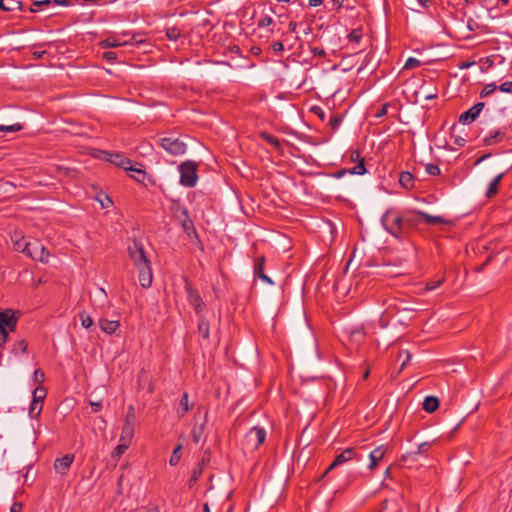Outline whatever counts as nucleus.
<instances>
[{
    "label": "nucleus",
    "mask_w": 512,
    "mask_h": 512,
    "mask_svg": "<svg viewBox=\"0 0 512 512\" xmlns=\"http://www.w3.org/2000/svg\"><path fill=\"white\" fill-rule=\"evenodd\" d=\"M128 253L134 266L138 270L140 285L143 288H149L153 280L152 268L145 254L143 245L138 241H133L128 247Z\"/></svg>",
    "instance_id": "nucleus-1"
},
{
    "label": "nucleus",
    "mask_w": 512,
    "mask_h": 512,
    "mask_svg": "<svg viewBox=\"0 0 512 512\" xmlns=\"http://www.w3.org/2000/svg\"><path fill=\"white\" fill-rule=\"evenodd\" d=\"M381 222L385 229L394 237L403 239L407 236L404 216L388 210L382 216Z\"/></svg>",
    "instance_id": "nucleus-2"
},
{
    "label": "nucleus",
    "mask_w": 512,
    "mask_h": 512,
    "mask_svg": "<svg viewBox=\"0 0 512 512\" xmlns=\"http://www.w3.org/2000/svg\"><path fill=\"white\" fill-rule=\"evenodd\" d=\"M158 145L173 156H180L186 152L187 146L179 136L173 133L161 134L157 138Z\"/></svg>",
    "instance_id": "nucleus-3"
},
{
    "label": "nucleus",
    "mask_w": 512,
    "mask_h": 512,
    "mask_svg": "<svg viewBox=\"0 0 512 512\" xmlns=\"http://www.w3.org/2000/svg\"><path fill=\"white\" fill-rule=\"evenodd\" d=\"M197 168L198 163L192 160L181 163L179 165L180 184L189 188L194 187L198 180Z\"/></svg>",
    "instance_id": "nucleus-4"
},
{
    "label": "nucleus",
    "mask_w": 512,
    "mask_h": 512,
    "mask_svg": "<svg viewBox=\"0 0 512 512\" xmlns=\"http://www.w3.org/2000/svg\"><path fill=\"white\" fill-rule=\"evenodd\" d=\"M24 254L27 257L42 263H47L50 256L46 247L38 239H32V241L28 243V247Z\"/></svg>",
    "instance_id": "nucleus-5"
},
{
    "label": "nucleus",
    "mask_w": 512,
    "mask_h": 512,
    "mask_svg": "<svg viewBox=\"0 0 512 512\" xmlns=\"http://www.w3.org/2000/svg\"><path fill=\"white\" fill-rule=\"evenodd\" d=\"M266 439V431L260 427L251 428L245 435V445L248 449L256 450Z\"/></svg>",
    "instance_id": "nucleus-6"
},
{
    "label": "nucleus",
    "mask_w": 512,
    "mask_h": 512,
    "mask_svg": "<svg viewBox=\"0 0 512 512\" xmlns=\"http://www.w3.org/2000/svg\"><path fill=\"white\" fill-rule=\"evenodd\" d=\"M47 394L46 389L43 386H38L33 391V400L29 407V416L32 419H36L43 408V400L45 399Z\"/></svg>",
    "instance_id": "nucleus-7"
},
{
    "label": "nucleus",
    "mask_w": 512,
    "mask_h": 512,
    "mask_svg": "<svg viewBox=\"0 0 512 512\" xmlns=\"http://www.w3.org/2000/svg\"><path fill=\"white\" fill-rule=\"evenodd\" d=\"M431 447V443L423 442L417 446V448L413 451H409L402 456V461L407 463L408 465H412L417 462L419 457L426 456L429 449Z\"/></svg>",
    "instance_id": "nucleus-8"
},
{
    "label": "nucleus",
    "mask_w": 512,
    "mask_h": 512,
    "mask_svg": "<svg viewBox=\"0 0 512 512\" xmlns=\"http://www.w3.org/2000/svg\"><path fill=\"white\" fill-rule=\"evenodd\" d=\"M101 153L103 154L102 159L108 161L109 163L124 170L130 168V164L132 161L129 158L125 157L123 154L105 151H102Z\"/></svg>",
    "instance_id": "nucleus-9"
},
{
    "label": "nucleus",
    "mask_w": 512,
    "mask_h": 512,
    "mask_svg": "<svg viewBox=\"0 0 512 512\" xmlns=\"http://www.w3.org/2000/svg\"><path fill=\"white\" fill-rule=\"evenodd\" d=\"M92 305L95 309L104 312L106 308L112 306L108 299L107 293L103 288H98L91 297Z\"/></svg>",
    "instance_id": "nucleus-10"
},
{
    "label": "nucleus",
    "mask_w": 512,
    "mask_h": 512,
    "mask_svg": "<svg viewBox=\"0 0 512 512\" xmlns=\"http://www.w3.org/2000/svg\"><path fill=\"white\" fill-rule=\"evenodd\" d=\"M485 107L484 102H478L474 106H472L469 110L462 113L459 117V122L462 124H470L474 122L483 111Z\"/></svg>",
    "instance_id": "nucleus-11"
},
{
    "label": "nucleus",
    "mask_w": 512,
    "mask_h": 512,
    "mask_svg": "<svg viewBox=\"0 0 512 512\" xmlns=\"http://www.w3.org/2000/svg\"><path fill=\"white\" fill-rule=\"evenodd\" d=\"M355 457H356V451L354 448L345 449L344 451H342L339 455H337L335 457L334 461L327 468V470L325 471L323 476H325L327 473H329L334 468L352 460Z\"/></svg>",
    "instance_id": "nucleus-12"
},
{
    "label": "nucleus",
    "mask_w": 512,
    "mask_h": 512,
    "mask_svg": "<svg viewBox=\"0 0 512 512\" xmlns=\"http://www.w3.org/2000/svg\"><path fill=\"white\" fill-rule=\"evenodd\" d=\"M17 322V318L12 310L8 309L3 312H0V333L3 331H7L6 328H9L10 331L15 329Z\"/></svg>",
    "instance_id": "nucleus-13"
},
{
    "label": "nucleus",
    "mask_w": 512,
    "mask_h": 512,
    "mask_svg": "<svg viewBox=\"0 0 512 512\" xmlns=\"http://www.w3.org/2000/svg\"><path fill=\"white\" fill-rule=\"evenodd\" d=\"M74 455L66 454L60 458H57L54 462V469L56 473L60 475H66L73 463Z\"/></svg>",
    "instance_id": "nucleus-14"
},
{
    "label": "nucleus",
    "mask_w": 512,
    "mask_h": 512,
    "mask_svg": "<svg viewBox=\"0 0 512 512\" xmlns=\"http://www.w3.org/2000/svg\"><path fill=\"white\" fill-rule=\"evenodd\" d=\"M11 241L13 244V249L24 254L28 247V243H30L32 239H26L21 232L15 231L11 235Z\"/></svg>",
    "instance_id": "nucleus-15"
},
{
    "label": "nucleus",
    "mask_w": 512,
    "mask_h": 512,
    "mask_svg": "<svg viewBox=\"0 0 512 512\" xmlns=\"http://www.w3.org/2000/svg\"><path fill=\"white\" fill-rule=\"evenodd\" d=\"M188 301L191 306H193L196 313H200L202 311L203 301L199 293L194 290L191 286H186Z\"/></svg>",
    "instance_id": "nucleus-16"
},
{
    "label": "nucleus",
    "mask_w": 512,
    "mask_h": 512,
    "mask_svg": "<svg viewBox=\"0 0 512 512\" xmlns=\"http://www.w3.org/2000/svg\"><path fill=\"white\" fill-rule=\"evenodd\" d=\"M265 258L263 256L256 258L254 262V275L261 279L263 282L273 285L272 279L265 274L264 271Z\"/></svg>",
    "instance_id": "nucleus-17"
},
{
    "label": "nucleus",
    "mask_w": 512,
    "mask_h": 512,
    "mask_svg": "<svg viewBox=\"0 0 512 512\" xmlns=\"http://www.w3.org/2000/svg\"><path fill=\"white\" fill-rule=\"evenodd\" d=\"M194 403L189 401V395L187 392L182 394L179 404L176 408V414L179 418L184 417L192 408Z\"/></svg>",
    "instance_id": "nucleus-18"
},
{
    "label": "nucleus",
    "mask_w": 512,
    "mask_h": 512,
    "mask_svg": "<svg viewBox=\"0 0 512 512\" xmlns=\"http://www.w3.org/2000/svg\"><path fill=\"white\" fill-rule=\"evenodd\" d=\"M98 324L100 329L109 335L115 333L120 327V322L118 320H108L105 317L99 318Z\"/></svg>",
    "instance_id": "nucleus-19"
},
{
    "label": "nucleus",
    "mask_w": 512,
    "mask_h": 512,
    "mask_svg": "<svg viewBox=\"0 0 512 512\" xmlns=\"http://www.w3.org/2000/svg\"><path fill=\"white\" fill-rule=\"evenodd\" d=\"M387 449L384 445L376 447L373 451L369 454L370 464L369 469L373 470L378 463L383 459Z\"/></svg>",
    "instance_id": "nucleus-20"
},
{
    "label": "nucleus",
    "mask_w": 512,
    "mask_h": 512,
    "mask_svg": "<svg viewBox=\"0 0 512 512\" xmlns=\"http://www.w3.org/2000/svg\"><path fill=\"white\" fill-rule=\"evenodd\" d=\"M420 211H411L407 212L404 216L405 218V227L407 228V233L410 229L416 228L421 222H423L422 216L419 215Z\"/></svg>",
    "instance_id": "nucleus-21"
},
{
    "label": "nucleus",
    "mask_w": 512,
    "mask_h": 512,
    "mask_svg": "<svg viewBox=\"0 0 512 512\" xmlns=\"http://www.w3.org/2000/svg\"><path fill=\"white\" fill-rule=\"evenodd\" d=\"M51 4L68 6L71 5L72 2L70 0H34L32 5L36 8H31V11H38L41 6H49Z\"/></svg>",
    "instance_id": "nucleus-22"
},
{
    "label": "nucleus",
    "mask_w": 512,
    "mask_h": 512,
    "mask_svg": "<svg viewBox=\"0 0 512 512\" xmlns=\"http://www.w3.org/2000/svg\"><path fill=\"white\" fill-rule=\"evenodd\" d=\"M504 137H505V129H499V130L491 133L489 136H486L483 139V142L487 146L494 145V144L502 141Z\"/></svg>",
    "instance_id": "nucleus-23"
},
{
    "label": "nucleus",
    "mask_w": 512,
    "mask_h": 512,
    "mask_svg": "<svg viewBox=\"0 0 512 512\" xmlns=\"http://www.w3.org/2000/svg\"><path fill=\"white\" fill-rule=\"evenodd\" d=\"M139 167H136L131 162L130 168H127L126 171H130L133 174L131 175L132 178H134L137 182L142 183L146 178V172L143 169V166L141 164L138 165Z\"/></svg>",
    "instance_id": "nucleus-24"
},
{
    "label": "nucleus",
    "mask_w": 512,
    "mask_h": 512,
    "mask_svg": "<svg viewBox=\"0 0 512 512\" xmlns=\"http://www.w3.org/2000/svg\"><path fill=\"white\" fill-rule=\"evenodd\" d=\"M419 215L422 216L423 222L427 225H440L447 223V221L441 216H433L423 211L419 212Z\"/></svg>",
    "instance_id": "nucleus-25"
},
{
    "label": "nucleus",
    "mask_w": 512,
    "mask_h": 512,
    "mask_svg": "<svg viewBox=\"0 0 512 512\" xmlns=\"http://www.w3.org/2000/svg\"><path fill=\"white\" fill-rule=\"evenodd\" d=\"M439 407V400L434 396H427L423 401V409L428 413H433Z\"/></svg>",
    "instance_id": "nucleus-26"
},
{
    "label": "nucleus",
    "mask_w": 512,
    "mask_h": 512,
    "mask_svg": "<svg viewBox=\"0 0 512 512\" xmlns=\"http://www.w3.org/2000/svg\"><path fill=\"white\" fill-rule=\"evenodd\" d=\"M134 427L131 425L124 424L122 427L121 435H120V442H125L131 444L132 439L134 437Z\"/></svg>",
    "instance_id": "nucleus-27"
},
{
    "label": "nucleus",
    "mask_w": 512,
    "mask_h": 512,
    "mask_svg": "<svg viewBox=\"0 0 512 512\" xmlns=\"http://www.w3.org/2000/svg\"><path fill=\"white\" fill-rule=\"evenodd\" d=\"M502 177H503V174L501 173V174L497 175V176H496V177L491 181V183L489 184V187H488V189H487V192H486V196H487L488 198H492L494 195H496V194H497V191H498V185H499V183H500V181H501Z\"/></svg>",
    "instance_id": "nucleus-28"
},
{
    "label": "nucleus",
    "mask_w": 512,
    "mask_h": 512,
    "mask_svg": "<svg viewBox=\"0 0 512 512\" xmlns=\"http://www.w3.org/2000/svg\"><path fill=\"white\" fill-rule=\"evenodd\" d=\"M127 41H121L120 39L109 37L101 42V46L104 48H115L126 45Z\"/></svg>",
    "instance_id": "nucleus-29"
},
{
    "label": "nucleus",
    "mask_w": 512,
    "mask_h": 512,
    "mask_svg": "<svg viewBox=\"0 0 512 512\" xmlns=\"http://www.w3.org/2000/svg\"><path fill=\"white\" fill-rule=\"evenodd\" d=\"M413 181L414 177L410 172H402L399 177V183L404 188H411L413 187Z\"/></svg>",
    "instance_id": "nucleus-30"
},
{
    "label": "nucleus",
    "mask_w": 512,
    "mask_h": 512,
    "mask_svg": "<svg viewBox=\"0 0 512 512\" xmlns=\"http://www.w3.org/2000/svg\"><path fill=\"white\" fill-rule=\"evenodd\" d=\"M198 332L203 339H208L210 334L209 322L205 319H200L198 323Z\"/></svg>",
    "instance_id": "nucleus-31"
},
{
    "label": "nucleus",
    "mask_w": 512,
    "mask_h": 512,
    "mask_svg": "<svg viewBox=\"0 0 512 512\" xmlns=\"http://www.w3.org/2000/svg\"><path fill=\"white\" fill-rule=\"evenodd\" d=\"M21 3L16 0H8L7 3L4 0H0V9L3 11H14L20 9Z\"/></svg>",
    "instance_id": "nucleus-32"
},
{
    "label": "nucleus",
    "mask_w": 512,
    "mask_h": 512,
    "mask_svg": "<svg viewBox=\"0 0 512 512\" xmlns=\"http://www.w3.org/2000/svg\"><path fill=\"white\" fill-rule=\"evenodd\" d=\"M181 451H182V444L177 445L174 450L172 451V454L169 459V464L171 466H176L180 459H181Z\"/></svg>",
    "instance_id": "nucleus-33"
},
{
    "label": "nucleus",
    "mask_w": 512,
    "mask_h": 512,
    "mask_svg": "<svg viewBox=\"0 0 512 512\" xmlns=\"http://www.w3.org/2000/svg\"><path fill=\"white\" fill-rule=\"evenodd\" d=\"M28 344L25 340H20L16 342L12 347V353L14 355H19L27 352Z\"/></svg>",
    "instance_id": "nucleus-34"
},
{
    "label": "nucleus",
    "mask_w": 512,
    "mask_h": 512,
    "mask_svg": "<svg viewBox=\"0 0 512 512\" xmlns=\"http://www.w3.org/2000/svg\"><path fill=\"white\" fill-rule=\"evenodd\" d=\"M366 173V168L364 164V159H360L357 165L353 168L349 169V174L352 175H364Z\"/></svg>",
    "instance_id": "nucleus-35"
},
{
    "label": "nucleus",
    "mask_w": 512,
    "mask_h": 512,
    "mask_svg": "<svg viewBox=\"0 0 512 512\" xmlns=\"http://www.w3.org/2000/svg\"><path fill=\"white\" fill-rule=\"evenodd\" d=\"M135 422H136L135 409L133 406H129L128 410H127V414L125 416L124 424L135 426Z\"/></svg>",
    "instance_id": "nucleus-36"
},
{
    "label": "nucleus",
    "mask_w": 512,
    "mask_h": 512,
    "mask_svg": "<svg viewBox=\"0 0 512 512\" xmlns=\"http://www.w3.org/2000/svg\"><path fill=\"white\" fill-rule=\"evenodd\" d=\"M23 129V125L20 123H15L12 125H0V132L12 133L18 132Z\"/></svg>",
    "instance_id": "nucleus-37"
},
{
    "label": "nucleus",
    "mask_w": 512,
    "mask_h": 512,
    "mask_svg": "<svg viewBox=\"0 0 512 512\" xmlns=\"http://www.w3.org/2000/svg\"><path fill=\"white\" fill-rule=\"evenodd\" d=\"M274 24V20L269 15H264L261 19H259L257 26L259 29H264L272 26Z\"/></svg>",
    "instance_id": "nucleus-38"
},
{
    "label": "nucleus",
    "mask_w": 512,
    "mask_h": 512,
    "mask_svg": "<svg viewBox=\"0 0 512 512\" xmlns=\"http://www.w3.org/2000/svg\"><path fill=\"white\" fill-rule=\"evenodd\" d=\"M203 432L204 424H201L199 427H194V429L192 430V438L196 444H198L201 441Z\"/></svg>",
    "instance_id": "nucleus-39"
},
{
    "label": "nucleus",
    "mask_w": 512,
    "mask_h": 512,
    "mask_svg": "<svg viewBox=\"0 0 512 512\" xmlns=\"http://www.w3.org/2000/svg\"><path fill=\"white\" fill-rule=\"evenodd\" d=\"M130 444L125 442H120L116 446V448L113 451V457H120L122 454L125 453V451L129 448Z\"/></svg>",
    "instance_id": "nucleus-40"
},
{
    "label": "nucleus",
    "mask_w": 512,
    "mask_h": 512,
    "mask_svg": "<svg viewBox=\"0 0 512 512\" xmlns=\"http://www.w3.org/2000/svg\"><path fill=\"white\" fill-rule=\"evenodd\" d=\"M202 471H203V467L201 464H198L197 467H195L193 469V472H192V475H191V478L189 480V485L192 486L194 483L197 482V480L199 479V477L201 476L202 474Z\"/></svg>",
    "instance_id": "nucleus-41"
},
{
    "label": "nucleus",
    "mask_w": 512,
    "mask_h": 512,
    "mask_svg": "<svg viewBox=\"0 0 512 512\" xmlns=\"http://www.w3.org/2000/svg\"><path fill=\"white\" fill-rule=\"evenodd\" d=\"M181 214L183 215V219L181 220L182 221V226L183 228L186 230V231H189L190 229L193 228V223L192 221L189 219V216H188V212L186 209H182L181 210Z\"/></svg>",
    "instance_id": "nucleus-42"
},
{
    "label": "nucleus",
    "mask_w": 512,
    "mask_h": 512,
    "mask_svg": "<svg viewBox=\"0 0 512 512\" xmlns=\"http://www.w3.org/2000/svg\"><path fill=\"white\" fill-rule=\"evenodd\" d=\"M79 318L81 320V325L85 328V329H88L90 327H92L93 325V320L92 318L86 314L85 312H81L79 314Z\"/></svg>",
    "instance_id": "nucleus-43"
},
{
    "label": "nucleus",
    "mask_w": 512,
    "mask_h": 512,
    "mask_svg": "<svg viewBox=\"0 0 512 512\" xmlns=\"http://www.w3.org/2000/svg\"><path fill=\"white\" fill-rule=\"evenodd\" d=\"M420 65H421V61L419 59L414 58V57H409L404 64V68L405 69H415V68H418Z\"/></svg>",
    "instance_id": "nucleus-44"
},
{
    "label": "nucleus",
    "mask_w": 512,
    "mask_h": 512,
    "mask_svg": "<svg viewBox=\"0 0 512 512\" xmlns=\"http://www.w3.org/2000/svg\"><path fill=\"white\" fill-rule=\"evenodd\" d=\"M497 89V86L494 83H490L484 86L482 91L480 92V97H487L491 95L495 90Z\"/></svg>",
    "instance_id": "nucleus-45"
},
{
    "label": "nucleus",
    "mask_w": 512,
    "mask_h": 512,
    "mask_svg": "<svg viewBox=\"0 0 512 512\" xmlns=\"http://www.w3.org/2000/svg\"><path fill=\"white\" fill-rule=\"evenodd\" d=\"M425 171L432 176L440 175L441 172L439 166L435 164H426Z\"/></svg>",
    "instance_id": "nucleus-46"
},
{
    "label": "nucleus",
    "mask_w": 512,
    "mask_h": 512,
    "mask_svg": "<svg viewBox=\"0 0 512 512\" xmlns=\"http://www.w3.org/2000/svg\"><path fill=\"white\" fill-rule=\"evenodd\" d=\"M361 38L362 32L359 29L352 30L348 35V39L352 42H359Z\"/></svg>",
    "instance_id": "nucleus-47"
},
{
    "label": "nucleus",
    "mask_w": 512,
    "mask_h": 512,
    "mask_svg": "<svg viewBox=\"0 0 512 512\" xmlns=\"http://www.w3.org/2000/svg\"><path fill=\"white\" fill-rule=\"evenodd\" d=\"M399 357H404V360L401 364V370L407 365V363L411 360V354L409 351L405 350L399 353Z\"/></svg>",
    "instance_id": "nucleus-48"
},
{
    "label": "nucleus",
    "mask_w": 512,
    "mask_h": 512,
    "mask_svg": "<svg viewBox=\"0 0 512 512\" xmlns=\"http://www.w3.org/2000/svg\"><path fill=\"white\" fill-rule=\"evenodd\" d=\"M499 90L504 93H512V81H506L499 86Z\"/></svg>",
    "instance_id": "nucleus-49"
},
{
    "label": "nucleus",
    "mask_w": 512,
    "mask_h": 512,
    "mask_svg": "<svg viewBox=\"0 0 512 512\" xmlns=\"http://www.w3.org/2000/svg\"><path fill=\"white\" fill-rule=\"evenodd\" d=\"M44 379H45L44 372L42 370H40V369L35 370V372H34V380L36 382L42 383L44 381Z\"/></svg>",
    "instance_id": "nucleus-50"
},
{
    "label": "nucleus",
    "mask_w": 512,
    "mask_h": 512,
    "mask_svg": "<svg viewBox=\"0 0 512 512\" xmlns=\"http://www.w3.org/2000/svg\"><path fill=\"white\" fill-rule=\"evenodd\" d=\"M102 58L106 61H113L117 58V53L113 51L104 52Z\"/></svg>",
    "instance_id": "nucleus-51"
},
{
    "label": "nucleus",
    "mask_w": 512,
    "mask_h": 512,
    "mask_svg": "<svg viewBox=\"0 0 512 512\" xmlns=\"http://www.w3.org/2000/svg\"><path fill=\"white\" fill-rule=\"evenodd\" d=\"M272 50L275 52V53H280L284 50V46H283V43L281 41H276L272 44L271 46Z\"/></svg>",
    "instance_id": "nucleus-52"
},
{
    "label": "nucleus",
    "mask_w": 512,
    "mask_h": 512,
    "mask_svg": "<svg viewBox=\"0 0 512 512\" xmlns=\"http://www.w3.org/2000/svg\"><path fill=\"white\" fill-rule=\"evenodd\" d=\"M442 282H443V280L439 279V280H437L435 282L428 283L427 286H426V290H428V291L434 290L437 287H439L442 284Z\"/></svg>",
    "instance_id": "nucleus-53"
},
{
    "label": "nucleus",
    "mask_w": 512,
    "mask_h": 512,
    "mask_svg": "<svg viewBox=\"0 0 512 512\" xmlns=\"http://www.w3.org/2000/svg\"><path fill=\"white\" fill-rule=\"evenodd\" d=\"M312 53L315 56H321V57H324L326 55V52H325V50L322 47H313L312 48Z\"/></svg>",
    "instance_id": "nucleus-54"
},
{
    "label": "nucleus",
    "mask_w": 512,
    "mask_h": 512,
    "mask_svg": "<svg viewBox=\"0 0 512 512\" xmlns=\"http://www.w3.org/2000/svg\"><path fill=\"white\" fill-rule=\"evenodd\" d=\"M22 504L20 502H14L10 507V512H21Z\"/></svg>",
    "instance_id": "nucleus-55"
},
{
    "label": "nucleus",
    "mask_w": 512,
    "mask_h": 512,
    "mask_svg": "<svg viewBox=\"0 0 512 512\" xmlns=\"http://www.w3.org/2000/svg\"><path fill=\"white\" fill-rule=\"evenodd\" d=\"M360 159V153L357 150H354L350 153V160L352 162H359Z\"/></svg>",
    "instance_id": "nucleus-56"
},
{
    "label": "nucleus",
    "mask_w": 512,
    "mask_h": 512,
    "mask_svg": "<svg viewBox=\"0 0 512 512\" xmlns=\"http://www.w3.org/2000/svg\"><path fill=\"white\" fill-rule=\"evenodd\" d=\"M388 104H384L376 113V117H382L387 114Z\"/></svg>",
    "instance_id": "nucleus-57"
},
{
    "label": "nucleus",
    "mask_w": 512,
    "mask_h": 512,
    "mask_svg": "<svg viewBox=\"0 0 512 512\" xmlns=\"http://www.w3.org/2000/svg\"><path fill=\"white\" fill-rule=\"evenodd\" d=\"M346 174H349V169H341V170L335 172L333 176L335 178H341Z\"/></svg>",
    "instance_id": "nucleus-58"
},
{
    "label": "nucleus",
    "mask_w": 512,
    "mask_h": 512,
    "mask_svg": "<svg viewBox=\"0 0 512 512\" xmlns=\"http://www.w3.org/2000/svg\"><path fill=\"white\" fill-rule=\"evenodd\" d=\"M7 338H8L7 331H3V333H0V347L2 346V344H4L6 342Z\"/></svg>",
    "instance_id": "nucleus-59"
},
{
    "label": "nucleus",
    "mask_w": 512,
    "mask_h": 512,
    "mask_svg": "<svg viewBox=\"0 0 512 512\" xmlns=\"http://www.w3.org/2000/svg\"><path fill=\"white\" fill-rule=\"evenodd\" d=\"M323 3V0H309L310 7H317Z\"/></svg>",
    "instance_id": "nucleus-60"
},
{
    "label": "nucleus",
    "mask_w": 512,
    "mask_h": 512,
    "mask_svg": "<svg viewBox=\"0 0 512 512\" xmlns=\"http://www.w3.org/2000/svg\"><path fill=\"white\" fill-rule=\"evenodd\" d=\"M297 23L295 21H291L288 25V29L290 32L294 33L296 32Z\"/></svg>",
    "instance_id": "nucleus-61"
},
{
    "label": "nucleus",
    "mask_w": 512,
    "mask_h": 512,
    "mask_svg": "<svg viewBox=\"0 0 512 512\" xmlns=\"http://www.w3.org/2000/svg\"><path fill=\"white\" fill-rule=\"evenodd\" d=\"M313 111H314L317 115H319V117H320L321 119H324V112H323V110H322L320 107H314V108H313Z\"/></svg>",
    "instance_id": "nucleus-62"
},
{
    "label": "nucleus",
    "mask_w": 512,
    "mask_h": 512,
    "mask_svg": "<svg viewBox=\"0 0 512 512\" xmlns=\"http://www.w3.org/2000/svg\"><path fill=\"white\" fill-rule=\"evenodd\" d=\"M472 65H474V62H462L461 64H459V68L460 69H468Z\"/></svg>",
    "instance_id": "nucleus-63"
},
{
    "label": "nucleus",
    "mask_w": 512,
    "mask_h": 512,
    "mask_svg": "<svg viewBox=\"0 0 512 512\" xmlns=\"http://www.w3.org/2000/svg\"><path fill=\"white\" fill-rule=\"evenodd\" d=\"M90 404L94 412L99 411V409L101 408L100 402H91Z\"/></svg>",
    "instance_id": "nucleus-64"
}]
</instances>
